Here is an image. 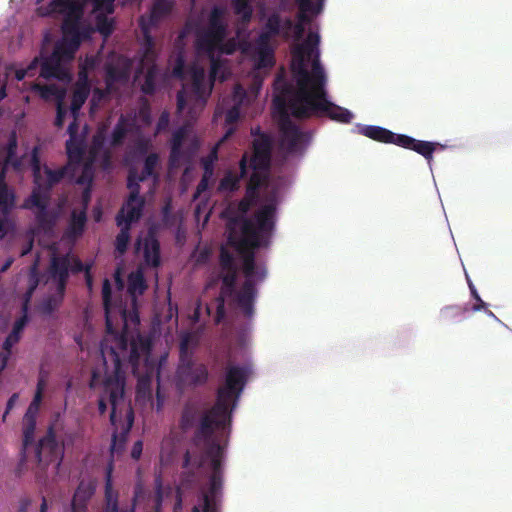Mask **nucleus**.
I'll return each mask as SVG.
<instances>
[{
    "label": "nucleus",
    "instance_id": "obj_39",
    "mask_svg": "<svg viewBox=\"0 0 512 512\" xmlns=\"http://www.w3.org/2000/svg\"><path fill=\"white\" fill-rule=\"evenodd\" d=\"M90 92L83 87H74L70 105V113L73 118H78L80 109L85 104Z\"/></svg>",
    "mask_w": 512,
    "mask_h": 512
},
{
    "label": "nucleus",
    "instance_id": "obj_29",
    "mask_svg": "<svg viewBox=\"0 0 512 512\" xmlns=\"http://www.w3.org/2000/svg\"><path fill=\"white\" fill-rule=\"evenodd\" d=\"M111 471L112 468L110 466L106 474L104 489L105 505L103 507L102 512H119L118 492L113 489Z\"/></svg>",
    "mask_w": 512,
    "mask_h": 512
},
{
    "label": "nucleus",
    "instance_id": "obj_19",
    "mask_svg": "<svg viewBox=\"0 0 512 512\" xmlns=\"http://www.w3.org/2000/svg\"><path fill=\"white\" fill-rule=\"evenodd\" d=\"M144 206V197L130 200V196H128L121 209L116 214L115 220L117 226H121L122 224L132 225V223L139 221L142 217Z\"/></svg>",
    "mask_w": 512,
    "mask_h": 512
},
{
    "label": "nucleus",
    "instance_id": "obj_46",
    "mask_svg": "<svg viewBox=\"0 0 512 512\" xmlns=\"http://www.w3.org/2000/svg\"><path fill=\"white\" fill-rule=\"evenodd\" d=\"M118 227L120 228V232L115 239V251L121 256L124 255L128 249L131 225L122 224Z\"/></svg>",
    "mask_w": 512,
    "mask_h": 512
},
{
    "label": "nucleus",
    "instance_id": "obj_55",
    "mask_svg": "<svg viewBox=\"0 0 512 512\" xmlns=\"http://www.w3.org/2000/svg\"><path fill=\"white\" fill-rule=\"evenodd\" d=\"M67 113L68 107L65 105L64 100H62V97L60 96L59 101L56 103V118L54 121V125L57 128L63 127Z\"/></svg>",
    "mask_w": 512,
    "mask_h": 512
},
{
    "label": "nucleus",
    "instance_id": "obj_26",
    "mask_svg": "<svg viewBox=\"0 0 512 512\" xmlns=\"http://www.w3.org/2000/svg\"><path fill=\"white\" fill-rule=\"evenodd\" d=\"M104 71L105 85L108 86V88H112L115 92L118 91L117 84H125L129 79V70L127 67L107 63L104 67Z\"/></svg>",
    "mask_w": 512,
    "mask_h": 512
},
{
    "label": "nucleus",
    "instance_id": "obj_47",
    "mask_svg": "<svg viewBox=\"0 0 512 512\" xmlns=\"http://www.w3.org/2000/svg\"><path fill=\"white\" fill-rule=\"evenodd\" d=\"M159 164V156L157 153H150L144 160V166L140 173V180H147L149 177H153L155 180L158 179V174L155 169Z\"/></svg>",
    "mask_w": 512,
    "mask_h": 512
},
{
    "label": "nucleus",
    "instance_id": "obj_10",
    "mask_svg": "<svg viewBox=\"0 0 512 512\" xmlns=\"http://www.w3.org/2000/svg\"><path fill=\"white\" fill-rule=\"evenodd\" d=\"M179 364L177 367V378L180 384L189 387L205 385L209 378V371L204 363H196L192 354L188 351V339L180 343Z\"/></svg>",
    "mask_w": 512,
    "mask_h": 512
},
{
    "label": "nucleus",
    "instance_id": "obj_40",
    "mask_svg": "<svg viewBox=\"0 0 512 512\" xmlns=\"http://www.w3.org/2000/svg\"><path fill=\"white\" fill-rule=\"evenodd\" d=\"M210 60V80L211 82L219 79L221 82L225 81L227 76L226 72V61L221 59L219 56L213 54H206Z\"/></svg>",
    "mask_w": 512,
    "mask_h": 512
},
{
    "label": "nucleus",
    "instance_id": "obj_38",
    "mask_svg": "<svg viewBox=\"0 0 512 512\" xmlns=\"http://www.w3.org/2000/svg\"><path fill=\"white\" fill-rule=\"evenodd\" d=\"M111 296H112V289L111 285L108 279H105L102 285V299H103V306L105 310V324H106V331L109 334H113L115 332V329L113 327V323L110 316V303H111Z\"/></svg>",
    "mask_w": 512,
    "mask_h": 512
},
{
    "label": "nucleus",
    "instance_id": "obj_22",
    "mask_svg": "<svg viewBox=\"0 0 512 512\" xmlns=\"http://www.w3.org/2000/svg\"><path fill=\"white\" fill-rule=\"evenodd\" d=\"M248 152H244L239 161V175L233 174L231 171L227 172L220 180L218 185L219 192H234L238 190L240 180L245 178L248 174Z\"/></svg>",
    "mask_w": 512,
    "mask_h": 512
},
{
    "label": "nucleus",
    "instance_id": "obj_7",
    "mask_svg": "<svg viewBox=\"0 0 512 512\" xmlns=\"http://www.w3.org/2000/svg\"><path fill=\"white\" fill-rule=\"evenodd\" d=\"M225 13V9L221 6H214L211 9L207 27L196 31L195 47L198 52L205 54L216 53L219 43L225 40L228 33Z\"/></svg>",
    "mask_w": 512,
    "mask_h": 512
},
{
    "label": "nucleus",
    "instance_id": "obj_36",
    "mask_svg": "<svg viewBox=\"0 0 512 512\" xmlns=\"http://www.w3.org/2000/svg\"><path fill=\"white\" fill-rule=\"evenodd\" d=\"M205 71L202 68H195L192 72V87L195 94L200 98H207L212 90L213 82L207 89L205 84Z\"/></svg>",
    "mask_w": 512,
    "mask_h": 512
},
{
    "label": "nucleus",
    "instance_id": "obj_58",
    "mask_svg": "<svg viewBox=\"0 0 512 512\" xmlns=\"http://www.w3.org/2000/svg\"><path fill=\"white\" fill-rule=\"evenodd\" d=\"M265 29L273 36L279 35L281 32V17L278 14H272L268 17Z\"/></svg>",
    "mask_w": 512,
    "mask_h": 512
},
{
    "label": "nucleus",
    "instance_id": "obj_35",
    "mask_svg": "<svg viewBox=\"0 0 512 512\" xmlns=\"http://www.w3.org/2000/svg\"><path fill=\"white\" fill-rule=\"evenodd\" d=\"M132 125L133 124L124 115H121L113 128L111 145L114 147L122 145Z\"/></svg>",
    "mask_w": 512,
    "mask_h": 512
},
{
    "label": "nucleus",
    "instance_id": "obj_17",
    "mask_svg": "<svg viewBox=\"0 0 512 512\" xmlns=\"http://www.w3.org/2000/svg\"><path fill=\"white\" fill-rule=\"evenodd\" d=\"M68 171L67 166L53 170L47 165L43 166V172L39 176L38 182H33L32 192H38L41 196L51 198V192L55 185L59 184Z\"/></svg>",
    "mask_w": 512,
    "mask_h": 512
},
{
    "label": "nucleus",
    "instance_id": "obj_28",
    "mask_svg": "<svg viewBox=\"0 0 512 512\" xmlns=\"http://www.w3.org/2000/svg\"><path fill=\"white\" fill-rule=\"evenodd\" d=\"M15 193L5 182V172L0 173V211L11 213L15 207Z\"/></svg>",
    "mask_w": 512,
    "mask_h": 512
},
{
    "label": "nucleus",
    "instance_id": "obj_63",
    "mask_svg": "<svg viewBox=\"0 0 512 512\" xmlns=\"http://www.w3.org/2000/svg\"><path fill=\"white\" fill-rule=\"evenodd\" d=\"M213 176H207V175H202V178L201 180L199 181L197 187H196V191L193 195V198L194 199H197L202 193H204L208 187H209V182L210 180L212 179Z\"/></svg>",
    "mask_w": 512,
    "mask_h": 512
},
{
    "label": "nucleus",
    "instance_id": "obj_42",
    "mask_svg": "<svg viewBox=\"0 0 512 512\" xmlns=\"http://www.w3.org/2000/svg\"><path fill=\"white\" fill-rule=\"evenodd\" d=\"M18 147L17 135L16 132L13 131L9 138L7 145L5 147L6 155H5V164L12 165L14 168H18L20 166V161L16 157Z\"/></svg>",
    "mask_w": 512,
    "mask_h": 512
},
{
    "label": "nucleus",
    "instance_id": "obj_50",
    "mask_svg": "<svg viewBox=\"0 0 512 512\" xmlns=\"http://www.w3.org/2000/svg\"><path fill=\"white\" fill-rule=\"evenodd\" d=\"M250 2L251 0H232L235 14L241 16L243 22H249L252 18Z\"/></svg>",
    "mask_w": 512,
    "mask_h": 512
},
{
    "label": "nucleus",
    "instance_id": "obj_24",
    "mask_svg": "<svg viewBox=\"0 0 512 512\" xmlns=\"http://www.w3.org/2000/svg\"><path fill=\"white\" fill-rule=\"evenodd\" d=\"M360 133L374 141L386 144H395L397 146H400V141L398 138H401L403 135L394 133L386 128L374 125H365L361 127Z\"/></svg>",
    "mask_w": 512,
    "mask_h": 512
},
{
    "label": "nucleus",
    "instance_id": "obj_8",
    "mask_svg": "<svg viewBox=\"0 0 512 512\" xmlns=\"http://www.w3.org/2000/svg\"><path fill=\"white\" fill-rule=\"evenodd\" d=\"M272 140L269 135H261L252 142V154L248 153V169H252L247 185L260 189L267 181L271 163Z\"/></svg>",
    "mask_w": 512,
    "mask_h": 512
},
{
    "label": "nucleus",
    "instance_id": "obj_64",
    "mask_svg": "<svg viewBox=\"0 0 512 512\" xmlns=\"http://www.w3.org/2000/svg\"><path fill=\"white\" fill-rule=\"evenodd\" d=\"M185 72V62L182 56H178L173 67L172 74L176 78L182 79Z\"/></svg>",
    "mask_w": 512,
    "mask_h": 512
},
{
    "label": "nucleus",
    "instance_id": "obj_2",
    "mask_svg": "<svg viewBox=\"0 0 512 512\" xmlns=\"http://www.w3.org/2000/svg\"><path fill=\"white\" fill-rule=\"evenodd\" d=\"M319 42V35L310 32L304 43L297 44L292 49L291 71L297 88L286 87V92L291 94L292 116L308 119L325 115L341 123H350L352 113L327 99L326 75L320 63Z\"/></svg>",
    "mask_w": 512,
    "mask_h": 512
},
{
    "label": "nucleus",
    "instance_id": "obj_11",
    "mask_svg": "<svg viewBox=\"0 0 512 512\" xmlns=\"http://www.w3.org/2000/svg\"><path fill=\"white\" fill-rule=\"evenodd\" d=\"M115 0H51L47 5H41L37 8L38 15L42 17L52 16L54 14H64V16L78 15L83 17L84 6L88 2L93 3L96 10H104L108 13L114 12Z\"/></svg>",
    "mask_w": 512,
    "mask_h": 512
},
{
    "label": "nucleus",
    "instance_id": "obj_60",
    "mask_svg": "<svg viewBox=\"0 0 512 512\" xmlns=\"http://www.w3.org/2000/svg\"><path fill=\"white\" fill-rule=\"evenodd\" d=\"M163 501V485L160 477H157L155 480V497H154V510L155 512H160Z\"/></svg>",
    "mask_w": 512,
    "mask_h": 512
},
{
    "label": "nucleus",
    "instance_id": "obj_14",
    "mask_svg": "<svg viewBox=\"0 0 512 512\" xmlns=\"http://www.w3.org/2000/svg\"><path fill=\"white\" fill-rule=\"evenodd\" d=\"M173 9V2L170 0H155L148 16L142 15L139 19V26L147 41L151 40L150 31L156 27L161 20L167 17Z\"/></svg>",
    "mask_w": 512,
    "mask_h": 512
},
{
    "label": "nucleus",
    "instance_id": "obj_23",
    "mask_svg": "<svg viewBox=\"0 0 512 512\" xmlns=\"http://www.w3.org/2000/svg\"><path fill=\"white\" fill-rule=\"evenodd\" d=\"M94 493L95 485L92 482L80 481L71 501V512H86L87 504Z\"/></svg>",
    "mask_w": 512,
    "mask_h": 512
},
{
    "label": "nucleus",
    "instance_id": "obj_32",
    "mask_svg": "<svg viewBox=\"0 0 512 512\" xmlns=\"http://www.w3.org/2000/svg\"><path fill=\"white\" fill-rule=\"evenodd\" d=\"M32 91L37 93L43 100H51L52 98L56 99V102L59 101L60 96L62 100L65 97V90L59 88L55 84H39L35 83L31 87Z\"/></svg>",
    "mask_w": 512,
    "mask_h": 512
},
{
    "label": "nucleus",
    "instance_id": "obj_54",
    "mask_svg": "<svg viewBox=\"0 0 512 512\" xmlns=\"http://www.w3.org/2000/svg\"><path fill=\"white\" fill-rule=\"evenodd\" d=\"M219 262L221 270H231L232 267H237L233 254L225 248L220 250Z\"/></svg>",
    "mask_w": 512,
    "mask_h": 512
},
{
    "label": "nucleus",
    "instance_id": "obj_33",
    "mask_svg": "<svg viewBox=\"0 0 512 512\" xmlns=\"http://www.w3.org/2000/svg\"><path fill=\"white\" fill-rule=\"evenodd\" d=\"M28 323V315H22L20 318H18L9 333V335L6 337L4 343H3V349L10 353L11 348L19 342L21 338V334Z\"/></svg>",
    "mask_w": 512,
    "mask_h": 512
},
{
    "label": "nucleus",
    "instance_id": "obj_6",
    "mask_svg": "<svg viewBox=\"0 0 512 512\" xmlns=\"http://www.w3.org/2000/svg\"><path fill=\"white\" fill-rule=\"evenodd\" d=\"M287 86L292 85L287 82L282 83L280 93L273 99V106L275 113L279 116L282 144L288 152H295L299 144L304 140L305 134L290 118V115H292L290 108L291 94L286 92Z\"/></svg>",
    "mask_w": 512,
    "mask_h": 512
},
{
    "label": "nucleus",
    "instance_id": "obj_62",
    "mask_svg": "<svg viewBox=\"0 0 512 512\" xmlns=\"http://www.w3.org/2000/svg\"><path fill=\"white\" fill-rule=\"evenodd\" d=\"M42 400H43V395H40L39 393H35L25 414L38 416Z\"/></svg>",
    "mask_w": 512,
    "mask_h": 512
},
{
    "label": "nucleus",
    "instance_id": "obj_53",
    "mask_svg": "<svg viewBox=\"0 0 512 512\" xmlns=\"http://www.w3.org/2000/svg\"><path fill=\"white\" fill-rule=\"evenodd\" d=\"M66 150L70 159L80 160L84 153L81 143L78 142L76 139L67 140Z\"/></svg>",
    "mask_w": 512,
    "mask_h": 512
},
{
    "label": "nucleus",
    "instance_id": "obj_1",
    "mask_svg": "<svg viewBox=\"0 0 512 512\" xmlns=\"http://www.w3.org/2000/svg\"><path fill=\"white\" fill-rule=\"evenodd\" d=\"M253 204L243 197L237 205L239 214L230 217L226 224L228 244L241 256L245 277L240 290L235 293L234 301L247 319H252L255 313L256 285L267 276L266 266L256 263V250L270 246L277 210L276 201L272 199L249 218L246 214Z\"/></svg>",
    "mask_w": 512,
    "mask_h": 512
},
{
    "label": "nucleus",
    "instance_id": "obj_16",
    "mask_svg": "<svg viewBox=\"0 0 512 512\" xmlns=\"http://www.w3.org/2000/svg\"><path fill=\"white\" fill-rule=\"evenodd\" d=\"M237 280V267H232L231 270H222L221 282L222 287L219 296L215 298V323L219 324L225 317V297L231 296L234 293Z\"/></svg>",
    "mask_w": 512,
    "mask_h": 512
},
{
    "label": "nucleus",
    "instance_id": "obj_59",
    "mask_svg": "<svg viewBox=\"0 0 512 512\" xmlns=\"http://www.w3.org/2000/svg\"><path fill=\"white\" fill-rule=\"evenodd\" d=\"M306 13L307 12H302L300 10V14L298 15L300 21L298 23H295L292 28L295 40H300L305 32L304 22L309 21L308 17L306 16Z\"/></svg>",
    "mask_w": 512,
    "mask_h": 512
},
{
    "label": "nucleus",
    "instance_id": "obj_44",
    "mask_svg": "<svg viewBox=\"0 0 512 512\" xmlns=\"http://www.w3.org/2000/svg\"><path fill=\"white\" fill-rule=\"evenodd\" d=\"M275 64L274 51L270 46L260 45L257 49L256 65L258 68H270Z\"/></svg>",
    "mask_w": 512,
    "mask_h": 512
},
{
    "label": "nucleus",
    "instance_id": "obj_56",
    "mask_svg": "<svg viewBox=\"0 0 512 512\" xmlns=\"http://www.w3.org/2000/svg\"><path fill=\"white\" fill-rule=\"evenodd\" d=\"M31 169L33 174V182L39 181V176L43 172L41 167L38 147H34L31 155Z\"/></svg>",
    "mask_w": 512,
    "mask_h": 512
},
{
    "label": "nucleus",
    "instance_id": "obj_49",
    "mask_svg": "<svg viewBox=\"0 0 512 512\" xmlns=\"http://www.w3.org/2000/svg\"><path fill=\"white\" fill-rule=\"evenodd\" d=\"M64 295L65 292L60 293L56 290L54 295L48 296L44 299L41 303L42 312L47 315L53 313L61 305Z\"/></svg>",
    "mask_w": 512,
    "mask_h": 512
},
{
    "label": "nucleus",
    "instance_id": "obj_41",
    "mask_svg": "<svg viewBox=\"0 0 512 512\" xmlns=\"http://www.w3.org/2000/svg\"><path fill=\"white\" fill-rule=\"evenodd\" d=\"M468 311L469 309L463 306H447L441 310L440 317L446 323L458 322L465 318Z\"/></svg>",
    "mask_w": 512,
    "mask_h": 512
},
{
    "label": "nucleus",
    "instance_id": "obj_25",
    "mask_svg": "<svg viewBox=\"0 0 512 512\" xmlns=\"http://www.w3.org/2000/svg\"><path fill=\"white\" fill-rule=\"evenodd\" d=\"M400 141V146L405 149H409L422 155L426 160L430 161L433 157V153L438 146L437 143L417 140L411 136L403 134Z\"/></svg>",
    "mask_w": 512,
    "mask_h": 512
},
{
    "label": "nucleus",
    "instance_id": "obj_3",
    "mask_svg": "<svg viewBox=\"0 0 512 512\" xmlns=\"http://www.w3.org/2000/svg\"><path fill=\"white\" fill-rule=\"evenodd\" d=\"M251 369L248 365L233 364L230 361L224 369V381L216 392V401L205 413L197 429L193 442L203 445L205 454L211 460L212 474L222 475L223 447L214 436L215 432L225 433L230 430L232 412L248 382Z\"/></svg>",
    "mask_w": 512,
    "mask_h": 512
},
{
    "label": "nucleus",
    "instance_id": "obj_51",
    "mask_svg": "<svg viewBox=\"0 0 512 512\" xmlns=\"http://www.w3.org/2000/svg\"><path fill=\"white\" fill-rule=\"evenodd\" d=\"M156 67H150L144 77V81L141 85V91L146 95H153L156 91Z\"/></svg>",
    "mask_w": 512,
    "mask_h": 512
},
{
    "label": "nucleus",
    "instance_id": "obj_18",
    "mask_svg": "<svg viewBox=\"0 0 512 512\" xmlns=\"http://www.w3.org/2000/svg\"><path fill=\"white\" fill-rule=\"evenodd\" d=\"M70 254L53 255L49 265V274L53 281L57 283V291L62 293L66 291L69 278Z\"/></svg>",
    "mask_w": 512,
    "mask_h": 512
},
{
    "label": "nucleus",
    "instance_id": "obj_13",
    "mask_svg": "<svg viewBox=\"0 0 512 512\" xmlns=\"http://www.w3.org/2000/svg\"><path fill=\"white\" fill-rule=\"evenodd\" d=\"M136 252L142 250L143 260L147 267L158 268L161 265V247L156 233L149 229L143 238L135 243Z\"/></svg>",
    "mask_w": 512,
    "mask_h": 512
},
{
    "label": "nucleus",
    "instance_id": "obj_34",
    "mask_svg": "<svg viewBox=\"0 0 512 512\" xmlns=\"http://www.w3.org/2000/svg\"><path fill=\"white\" fill-rule=\"evenodd\" d=\"M147 283L141 268L128 275V292L132 296L142 295L147 289Z\"/></svg>",
    "mask_w": 512,
    "mask_h": 512
},
{
    "label": "nucleus",
    "instance_id": "obj_57",
    "mask_svg": "<svg viewBox=\"0 0 512 512\" xmlns=\"http://www.w3.org/2000/svg\"><path fill=\"white\" fill-rule=\"evenodd\" d=\"M217 160V150L214 148L210 154L202 159L203 174L207 176L214 175V162Z\"/></svg>",
    "mask_w": 512,
    "mask_h": 512
},
{
    "label": "nucleus",
    "instance_id": "obj_27",
    "mask_svg": "<svg viewBox=\"0 0 512 512\" xmlns=\"http://www.w3.org/2000/svg\"><path fill=\"white\" fill-rule=\"evenodd\" d=\"M127 423L122 427L120 432L115 431L112 436L111 453L120 454L124 450L125 443L127 441L128 434L132 428L134 416L131 408L127 411Z\"/></svg>",
    "mask_w": 512,
    "mask_h": 512
},
{
    "label": "nucleus",
    "instance_id": "obj_48",
    "mask_svg": "<svg viewBox=\"0 0 512 512\" xmlns=\"http://www.w3.org/2000/svg\"><path fill=\"white\" fill-rule=\"evenodd\" d=\"M141 175L135 170L130 169L127 176V188L129 189L130 193L128 196H130V200L137 199L138 197H142L140 195L141 186L140 183L144 182L145 180H140Z\"/></svg>",
    "mask_w": 512,
    "mask_h": 512
},
{
    "label": "nucleus",
    "instance_id": "obj_21",
    "mask_svg": "<svg viewBox=\"0 0 512 512\" xmlns=\"http://www.w3.org/2000/svg\"><path fill=\"white\" fill-rule=\"evenodd\" d=\"M209 409L204 410L200 401H187L182 409L180 427L182 430L187 431L195 427V430L200 424L202 416L207 413Z\"/></svg>",
    "mask_w": 512,
    "mask_h": 512
},
{
    "label": "nucleus",
    "instance_id": "obj_9",
    "mask_svg": "<svg viewBox=\"0 0 512 512\" xmlns=\"http://www.w3.org/2000/svg\"><path fill=\"white\" fill-rule=\"evenodd\" d=\"M121 360L115 359V370L108 375L103 382V393L98 400V410L101 415L107 411V401L111 405L110 421L116 425V413L119 405L124 400L125 376L120 369Z\"/></svg>",
    "mask_w": 512,
    "mask_h": 512
},
{
    "label": "nucleus",
    "instance_id": "obj_37",
    "mask_svg": "<svg viewBox=\"0 0 512 512\" xmlns=\"http://www.w3.org/2000/svg\"><path fill=\"white\" fill-rule=\"evenodd\" d=\"M98 14L95 17V27L96 30L103 36L104 39H107L114 31V20L109 18L107 14L108 12L104 10H96Z\"/></svg>",
    "mask_w": 512,
    "mask_h": 512
},
{
    "label": "nucleus",
    "instance_id": "obj_43",
    "mask_svg": "<svg viewBox=\"0 0 512 512\" xmlns=\"http://www.w3.org/2000/svg\"><path fill=\"white\" fill-rule=\"evenodd\" d=\"M114 93L116 92L106 85L104 88L95 87L92 90V97L90 99V111L93 112L99 109L101 104L108 100Z\"/></svg>",
    "mask_w": 512,
    "mask_h": 512
},
{
    "label": "nucleus",
    "instance_id": "obj_5",
    "mask_svg": "<svg viewBox=\"0 0 512 512\" xmlns=\"http://www.w3.org/2000/svg\"><path fill=\"white\" fill-rule=\"evenodd\" d=\"M119 346L123 352H127L128 366L133 375L139 378V383H149L155 368V362L150 357L151 339L138 334L128 342L127 338L122 336Z\"/></svg>",
    "mask_w": 512,
    "mask_h": 512
},
{
    "label": "nucleus",
    "instance_id": "obj_52",
    "mask_svg": "<svg viewBox=\"0 0 512 512\" xmlns=\"http://www.w3.org/2000/svg\"><path fill=\"white\" fill-rule=\"evenodd\" d=\"M239 47V42L235 37L223 40L217 46L216 52L224 55H232L234 54Z\"/></svg>",
    "mask_w": 512,
    "mask_h": 512
},
{
    "label": "nucleus",
    "instance_id": "obj_31",
    "mask_svg": "<svg viewBox=\"0 0 512 512\" xmlns=\"http://www.w3.org/2000/svg\"><path fill=\"white\" fill-rule=\"evenodd\" d=\"M187 128L182 126L175 130L171 139L170 162L175 164L182 156V145L187 137Z\"/></svg>",
    "mask_w": 512,
    "mask_h": 512
},
{
    "label": "nucleus",
    "instance_id": "obj_45",
    "mask_svg": "<svg viewBox=\"0 0 512 512\" xmlns=\"http://www.w3.org/2000/svg\"><path fill=\"white\" fill-rule=\"evenodd\" d=\"M37 416L25 414L23 417V445L28 447L34 442Z\"/></svg>",
    "mask_w": 512,
    "mask_h": 512
},
{
    "label": "nucleus",
    "instance_id": "obj_12",
    "mask_svg": "<svg viewBox=\"0 0 512 512\" xmlns=\"http://www.w3.org/2000/svg\"><path fill=\"white\" fill-rule=\"evenodd\" d=\"M50 199L47 196H41L38 192H31L30 196L23 203V208L36 210L35 221L37 227L44 232L52 230L55 224V219L48 209Z\"/></svg>",
    "mask_w": 512,
    "mask_h": 512
},
{
    "label": "nucleus",
    "instance_id": "obj_20",
    "mask_svg": "<svg viewBox=\"0 0 512 512\" xmlns=\"http://www.w3.org/2000/svg\"><path fill=\"white\" fill-rule=\"evenodd\" d=\"M222 488V475L211 474L210 488L202 494V506L195 505L191 512H220L217 494Z\"/></svg>",
    "mask_w": 512,
    "mask_h": 512
},
{
    "label": "nucleus",
    "instance_id": "obj_61",
    "mask_svg": "<svg viewBox=\"0 0 512 512\" xmlns=\"http://www.w3.org/2000/svg\"><path fill=\"white\" fill-rule=\"evenodd\" d=\"M39 283H40L39 272H38V269H37V265L34 264L31 267L30 272H29V276H28L29 292L30 293H34L36 288L38 287Z\"/></svg>",
    "mask_w": 512,
    "mask_h": 512
},
{
    "label": "nucleus",
    "instance_id": "obj_30",
    "mask_svg": "<svg viewBox=\"0 0 512 512\" xmlns=\"http://www.w3.org/2000/svg\"><path fill=\"white\" fill-rule=\"evenodd\" d=\"M87 222L86 210L81 211L73 210L69 221L67 234L69 237L78 238L83 232Z\"/></svg>",
    "mask_w": 512,
    "mask_h": 512
},
{
    "label": "nucleus",
    "instance_id": "obj_15",
    "mask_svg": "<svg viewBox=\"0 0 512 512\" xmlns=\"http://www.w3.org/2000/svg\"><path fill=\"white\" fill-rule=\"evenodd\" d=\"M63 449L59 445L54 429L48 428L46 435L40 439L36 448V458L40 464L48 465L51 462L62 459Z\"/></svg>",
    "mask_w": 512,
    "mask_h": 512
},
{
    "label": "nucleus",
    "instance_id": "obj_4",
    "mask_svg": "<svg viewBox=\"0 0 512 512\" xmlns=\"http://www.w3.org/2000/svg\"><path fill=\"white\" fill-rule=\"evenodd\" d=\"M82 18L78 15L64 16L62 22L63 38L58 41L52 53L42 59L40 76L44 79L69 78L67 65L74 59L82 40L88 32L82 30Z\"/></svg>",
    "mask_w": 512,
    "mask_h": 512
}]
</instances>
